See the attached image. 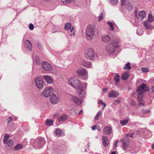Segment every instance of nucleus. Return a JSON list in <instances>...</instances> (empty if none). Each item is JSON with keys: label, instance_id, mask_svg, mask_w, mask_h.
I'll use <instances>...</instances> for the list:
<instances>
[{"label": "nucleus", "instance_id": "1", "mask_svg": "<svg viewBox=\"0 0 154 154\" xmlns=\"http://www.w3.org/2000/svg\"><path fill=\"white\" fill-rule=\"evenodd\" d=\"M149 90V88L146 86V85L144 83H143L138 88L136 92H133L132 93L131 95L134 96L135 94L137 93V99L138 101H141L142 100L144 93Z\"/></svg>", "mask_w": 154, "mask_h": 154}, {"label": "nucleus", "instance_id": "2", "mask_svg": "<svg viewBox=\"0 0 154 154\" xmlns=\"http://www.w3.org/2000/svg\"><path fill=\"white\" fill-rule=\"evenodd\" d=\"M95 25H89L87 26L85 32L86 38L88 41H91L95 36Z\"/></svg>", "mask_w": 154, "mask_h": 154}, {"label": "nucleus", "instance_id": "3", "mask_svg": "<svg viewBox=\"0 0 154 154\" xmlns=\"http://www.w3.org/2000/svg\"><path fill=\"white\" fill-rule=\"evenodd\" d=\"M69 82L71 86L78 90V93L79 95L82 94L83 93L84 90L81 86V84L80 80L75 78H71L69 79Z\"/></svg>", "mask_w": 154, "mask_h": 154}, {"label": "nucleus", "instance_id": "4", "mask_svg": "<svg viewBox=\"0 0 154 154\" xmlns=\"http://www.w3.org/2000/svg\"><path fill=\"white\" fill-rule=\"evenodd\" d=\"M119 43L116 40H113L112 41L111 43L109 44L106 47V50L109 54L114 53L119 46Z\"/></svg>", "mask_w": 154, "mask_h": 154}, {"label": "nucleus", "instance_id": "5", "mask_svg": "<svg viewBox=\"0 0 154 154\" xmlns=\"http://www.w3.org/2000/svg\"><path fill=\"white\" fill-rule=\"evenodd\" d=\"M77 74L80 76L83 79H86L88 77V71L83 68H81L76 71Z\"/></svg>", "mask_w": 154, "mask_h": 154}, {"label": "nucleus", "instance_id": "6", "mask_svg": "<svg viewBox=\"0 0 154 154\" xmlns=\"http://www.w3.org/2000/svg\"><path fill=\"white\" fill-rule=\"evenodd\" d=\"M122 148L124 150H126L130 145V140L127 137H125L121 140Z\"/></svg>", "mask_w": 154, "mask_h": 154}, {"label": "nucleus", "instance_id": "7", "mask_svg": "<svg viewBox=\"0 0 154 154\" xmlns=\"http://www.w3.org/2000/svg\"><path fill=\"white\" fill-rule=\"evenodd\" d=\"M85 57L89 60H91L94 58V54L93 50L91 48L88 49L85 52Z\"/></svg>", "mask_w": 154, "mask_h": 154}, {"label": "nucleus", "instance_id": "8", "mask_svg": "<svg viewBox=\"0 0 154 154\" xmlns=\"http://www.w3.org/2000/svg\"><path fill=\"white\" fill-rule=\"evenodd\" d=\"M53 90L54 89L51 87H46L43 90L42 95L45 97H48L51 96Z\"/></svg>", "mask_w": 154, "mask_h": 154}, {"label": "nucleus", "instance_id": "9", "mask_svg": "<svg viewBox=\"0 0 154 154\" xmlns=\"http://www.w3.org/2000/svg\"><path fill=\"white\" fill-rule=\"evenodd\" d=\"M34 80L37 87L39 89H42L44 85V81L42 78L36 77L35 78Z\"/></svg>", "mask_w": 154, "mask_h": 154}, {"label": "nucleus", "instance_id": "10", "mask_svg": "<svg viewBox=\"0 0 154 154\" xmlns=\"http://www.w3.org/2000/svg\"><path fill=\"white\" fill-rule=\"evenodd\" d=\"M42 66L43 69L48 72H50L53 68L50 64L46 62H43L42 63Z\"/></svg>", "mask_w": 154, "mask_h": 154}, {"label": "nucleus", "instance_id": "11", "mask_svg": "<svg viewBox=\"0 0 154 154\" xmlns=\"http://www.w3.org/2000/svg\"><path fill=\"white\" fill-rule=\"evenodd\" d=\"M45 143L44 138L42 137L38 139V143H35L34 146H35L36 148L40 149L42 147Z\"/></svg>", "mask_w": 154, "mask_h": 154}, {"label": "nucleus", "instance_id": "12", "mask_svg": "<svg viewBox=\"0 0 154 154\" xmlns=\"http://www.w3.org/2000/svg\"><path fill=\"white\" fill-rule=\"evenodd\" d=\"M50 100L51 102L53 104H55L59 102V98L56 95L53 94L51 97Z\"/></svg>", "mask_w": 154, "mask_h": 154}, {"label": "nucleus", "instance_id": "13", "mask_svg": "<svg viewBox=\"0 0 154 154\" xmlns=\"http://www.w3.org/2000/svg\"><path fill=\"white\" fill-rule=\"evenodd\" d=\"M112 128L111 126H106L104 128L103 133L105 134L109 135L112 133Z\"/></svg>", "mask_w": 154, "mask_h": 154}, {"label": "nucleus", "instance_id": "14", "mask_svg": "<svg viewBox=\"0 0 154 154\" xmlns=\"http://www.w3.org/2000/svg\"><path fill=\"white\" fill-rule=\"evenodd\" d=\"M102 41L104 43H108L111 40V37L107 35H104L102 36Z\"/></svg>", "mask_w": 154, "mask_h": 154}, {"label": "nucleus", "instance_id": "15", "mask_svg": "<svg viewBox=\"0 0 154 154\" xmlns=\"http://www.w3.org/2000/svg\"><path fill=\"white\" fill-rule=\"evenodd\" d=\"M119 95L118 92L113 90H111L108 94V97H109L115 98L116 97Z\"/></svg>", "mask_w": 154, "mask_h": 154}, {"label": "nucleus", "instance_id": "16", "mask_svg": "<svg viewBox=\"0 0 154 154\" xmlns=\"http://www.w3.org/2000/svg\"><path fill=\"white\" fill-rule=\"evenodd\" d=\"M25 47L27 49L30 51H31L32 48V44L31 42L28 40L25 41L24 42Z\"/></svg>", "mask_w": 154, "mask_h": 154}, {"label": "nucleus", "instance_id": "17", "mask_svg": "<svg viewBox=\"0 0 154 154\" xmlns=\"http://www.w3.org/2000/svg\"><path fill=\"white\" fill-rule=\"evenodd\" d=\"M102 142L104 146H107L109 143V140L107 137L106 136H103L102 137Z\"/></svg>", "mask_w": 154, "mask_h": 154}, {"label": "nucleus", "instance_id": "18", "mask_svg": "<svg viewBox=\"0 0 154 154\" xmlns=\"http://www.w3.org/2000/svg\"><path fill=\"white\" fill-rule=\"evenodd\" d=\"M71 99L72 100L77 104H80L82 103V101L80 99L75 96H72Z\"/></svg>", "mask_w": 154, "mask_h": 154}, {"label": "nucleus", "instance_id": "19", "mask_svg": "<svg viewBox=\"0 0 154 154\" xmlns=\"http://www.w3.org/2000/svg\"><path fill=\"white\" fill-rule=\"evenodd\" d=\"M43 78L49 83H51L53 82V80L51 76L48 75H44Z\"/></svg>", "mask_w": 154, "mask_h": 154}, {"label": "nucleus", "instance_id": "20", "mask_svg": "<svg viewBox=\"0 0 154 154\" xmlns=\"http://www.w3.org/2000/svg\"><path fill=\"white\" fill-rule=\"evenodd\" d=\"M139 19H140L141 20L143 19L146 16V14L145 12L143 10L140 11L139 13Z\"/></svg>", "mask_w": 154, "mask_h": 154}, {"label": "nucleus", "instance_id": "21", "mask_svg": "<svg viewBox=\"0 0 154 154\" xmlns=\"http://www.w3.org/2000/svg\"><path fill=\"white\" fill-rule=\"evenodd\" d=\"M143 24L146 29L147 30H150L153 27L151 24H149V23L146 22H145Z\"/></svg>", "mask_w": 154, "mask_h": 154}, {"label": "nucleus", "instance_id": "22", "mask_svg": "<svg viewBox=\"0 0 154 154\" xmlns=\"http://www.w3.org/2000/svg\"><path fill=\"white\" fill-rule=\"evenodd\" d=\"M32 57L35 63H36L37 64H38L40 63L41 61L38 56L35 54H33L32 55Z\"/></svg>", "mask_w": 154, "mask_h": 154}, {"label": "nucleus", "instance_id": "23", "mask_svg": "<svg viewBox=\"0 0 154 154\" xmlns=\"http://www.w3.org/2000/svg\"><path fill=\"white\" fill-rule=\"evenodd\" d=\"M67 118V116L65 114H63L60 117L58 118V120L59 122L65 121L66 120Z\"/></svg>", "mask_w": 154, "mask_h": 154}, {"label": "nucleus", "instance_id": "24", "mask_svg": "<svg viewBox=\"0 0 154 154\" xmlns=\"http://www.w3.org/2000/svg\"><path fill=\"white\" fill-rule=\"evenodd\" d=\"M129 76V72H128L123 73L122 75V79L123 80H126L127 79Z\"/></svg>", "mask_w": 154, "mask_h": 154}, {"label": "nucleus", "instance_id": "25", "mask_svg": "<svg viewBox=\"0 0 154 154\" xmlns=\"http://www.w3.org/2000/svg\"><path fill=\"white\" fill-rule=\"evenodd\" d=\"M122 6L129 5V0H121Z\"/></svg>", "mask_w": 154, "mask_h": 154}, {"label": "nucleus", "instance_id": "26", "mask_svg": "<svg viewBox=\"0 0 154 154\" xmlns=\"http://www.w3.org/2000/svg\"><path fill=\"white\" fill-rule=\"evenodd\" d=\"M72 24L70 23H67L65 25L64 29L65 30H69L71 27Z\"/></svg>", "mask_w": 154, "mask_h": 154}, {"label": "nucleus", "instance_id": "27", "mask_svg": "<svg viewBox=\"0 0 154 154\" xmlns=\"http://www.w3.org/2000/svg\"><path fill=\"white\" fill-rule=\"evenodd\" d=\"M22 148L23 146L21 144H18L15 146L14 149L15 151H17L21 149Z\"/></svg>", "mask_w": 154, "mask_h": 154}, {"label": "nucleus", "instance_id": "28", "mask_svg": "<svg viewBox=\"0 0 154 154\" xmlns=\"http://www.w3.org/2000/svg\"><path fill=\"white\" fill-rule=\"evenodd\" d=\"M56 134L58 136H62L63 134V131L59 129H56Z\"/></svg>", "mask_w": 154, "mask_h": 154}, {"label": "nucleus", "instance_id": "29", "mask_svg": "<svg viewBox=\"0 0 154 154\" xmlns=\"http://www.w3.org/2000/svg\"><path fill=\"white\" fill-rule=\"evenodd\" d=\"M124 69H126L127 70H129L131 69V68L130 66V63L129 62H128L125 64V66L123 68Z\"/></svg>", "mask_w": 154, "mask_h": 154}, {"label": "nucleus", "instance_id": "30", "mask_svg": "<svg viewBox=\"0 0 154 154\" xmlns=\"http://www.w3.org/2000/svg\"><path fill=\"white\" fill-rule=\"evenodd\" d=\"M119 74H117L114 77V80L116 82L115 84L117 85L119 82Z\"/></svg>", "mask_w": 154, "mask_h": 154}, {"label": "nucleus", "instance_id": "31", "mask_svg": "<svg viewBox=\"0 0 154 154\" xmlns=\"http://www.w3.org/2000/svg\"><path fill=\"white\" fill-rule=\"evenodd\" d=\"M128 120L129 119H127L123 120H121L120 121V123L122 126H123L128 123Z\"/></svg>", "mask_w": 154, "mask_h": 154}, {"label": "nucleus", "instance_id": "32", "mask_svg": "<svg viewBox=\"0 0 154 154\" xmlns=\"http://www.w3.org/2000/svg\"><path fill=\"white\" fill-rule=\"evenodd\" d=\"M46 124L48 126H50L53 123V121L52 119H47L45 122Z\"/></svg>", "mask_w": 154, "mask_h": 154}, {"label": "nucleus", "instance_id": "33", "mask_svg": "<svg viewBox=\"0 0 154 154\" xmlns=\"http://www.w3.org/2000/svg\"><path fill=\"white\" fill-rule=\"evenodd\" d=\"M87 85V83L85 82V83H84L83 87L81 86V87H82V88L83 90H84L83 93V94L82 95V97H85V90L86 89V87Z\"/></svg>", "mask_w": 154, "mask_h": 154}, {"label": "nucleus", "instance_id": "34", "mask_svg": "<svg viewBox=\"0 0 154 154\" xmlns=\"http://www.w3.org/2000/svg\"><path fill=\"white\" fill-rule=\"evenodd\" d=\"M83 66L87 68H90L91 66V63L89 62H85L83 64Z\"/></svg>", "mask_w": 154, "mask_h": 154}, {"label": "nucleus", "instance_id": "35", "mask_svg": "<svg viewBox=\"0 0 154 154\" xmlns=\"http://www.w3.org/2000/svg\"><path fill=\"white\" fill-rule=\"evenodd\" d=\"M9 136L8 134H6L4 137L3 140V142L4 144L6 143L7 141L9 139Z\"/></svg>", "mask_w": 154, "mask_h": 154}, {"label": "nucleus", "instance_id": "36", "mask_svg": "<svg viewBox=\"0 0 154 154\" xmlns=\"http://www.w3.org/2000/svg\"><path fill=\"white\" fill-rule=\"evenodd\" d=\"M107 23L109 26L110 30L113 31L114 30V27L113 24L109 21L107 22Z\"/></svg>", "mask_w": 154, "mask_h": 154}, {"label": "nucleus", "instance_id": "37", "mask_svg": "<svg viewBox=\"0 0 154 154\" xmlns=\"http://www.w3.org/2000/svg\"><path fill=\"white\" fill-rule=\"evenodd\" d=\"M154 20V19L153 18L152 16L150 14H149L148 15V22H152Z\"/></svg>", "mask_w": 154, "mask_h": 154}, {"label": "nucleus", "instance_id": "38", "mask_svg": "<svg viewBox=\"0 0 154 154\" xmlns=\"http://www.w3.org/2000/svg\"><path fill=\"white\" fill-rule=\"evenodd\" d=\"M7 144L9 147H11L14 145L13 141L11 140H9L8 141Z\"/></svg>", "mask_w": 154, "mask_h": 154}, {"label": "nucleus", "instance_id": "39", "mask_svg": "<svg viewBox=\"0 0 154 154\" xmlns=\"http://www.w3.org/2000/svg\"><path fill=\"white\" fill-rule=\"evenodd\" d=\"M105 16V14L103 13H101L100 14L98 17V20L100 21Z\"/></svg>", "mask_w": 154, "mask_h": 154}, {"label": "nucleus", "instance_id": "40", "mask_svg": "<svg viewBox=\"0 0 154 154\" xmlns=\"http://www.w3.org/2000/svg\"><path fill=\"white\" fill-rule=\"evenodd\" d=\"M110 2L112 4L114 5H116L118 3V0H110Z\"/></svg>", "mask_w": 154, "mask_h": 154}, {"label": "nucleus", "instance_id": "41", "mask_svg": "<svg viewBox=\"0 0 154 154\" xmlns=\"http://www.w3.org/2000/svg\"><path fill=\"white\" fill-rule=\"evenodd\" d=\"M101 112H98L97 115L95 117V120H97L99 116L101 114Z\"/></svg>", "mask_w": 154, "mask_h": 154}, {"label": "nucleus", "instance_id": "42", "mask_svg": "<svg viewBox=\"0 0 154 154\" xmlns=\"http://www.w3.org/2000/svg\"><path fill=\"white\" fill-rule=\"evenodd\" d=\"M75 1V0H63V2L65 4H68L72 3Z\"/></svg>", "mask_w": 154, "mask_h": 154}, {"label": "nucleus", "instance_id": "43", "mask_svg": "<svg viewBox=\"0 0 154 154\" xmlns=\"http://www.w3.org/2000/svg\"><path fill=\"white\" fill-rule=\"evenodd\" d=\"M98 103L99 104H101L103 105V109H104L106 106V104L101 100H99L98 102Z\"/></svg>", "mask_w": 154, "mask_h": 154}, {"label": "nucleus", "instance_id": "44", "mask_svg": "<svg viewBox=\"0 0 154 154\" xmlns=\"http://www.w3.org/2000/svg\"><path fill=\"white\" fill-rule=\"evenodd\" d=\"M142 71L144 72H147L149 71V69L147 68H142Z\"/></svg>", "mask_w": 154, "mask_h": 154}, {"label": "nucleus", "instance_id": "45", "mask_svg": "<svg viewBox=\"0 0 154 154\" xmlns=\"http://www.w3.org/2000/svg\"><path fill=\"white\" fill-rule=\"evenodd\" d=\"M134 134L133 133H131L129 134H127L125 135V137H127L128 138V137H133V135Z\"/></svg>", "mask_w": 154, "mask_h": 154}, {"label": "nucleus", "instance_id": "46", "mask_svg": "<svg viewBox=\"0 0 154 154\" xmlns=\"http://www.w3.org/2000/svg\"><path fill=\"white\" fill-rule=\"evenodd\" d=\"M135 104H136V103L133 100H131L130 104L131 106H134L135 105Z\"/></svg>", "mask_w": 154, "mask_h": 154}, {"label": "nucleus", "instance_id": "47", "mask_svg": "<svg viewBox=\"0 0 154 154\" xmlns=\"http://www.w3.org/2000/svg\"><path fill=\"white\" fill-rule=\"evenodd\" d=\"M29 27L30 30H32L34 29V26L32 24L30 23L29 25Z\"/></svg>", "mask_w": 154, "mask_h": 154}, {"label": "nucleus", "instance_id": "48", "mask_svg": "<svg viewBox=\"0 0 154 154\" xmlns=\"http://www.w3.org/2000/svg\"><path fill=\"white\" fill-rule=\"evenodd\" d=\"M142 112L143 113H146L148 112H150V111L149 109H148L147 110L142 109Z\"/></svg>", "mask_w": 154, "mask_h": 154}, {"label": "nucleus", "instance_id": "49", "mask_svg": "<svg viewBox=\"0 0 154 154\" xmlns=\"http://www.w3.org/2000/svg\"><path fill=\"white\" fill-rule=\"evenodd\" d=\"M74 27H72V28L70 29V32H73V33H72V35H75V30H74Z\"/></svg>", "mask_w": 154, "mask_h": 154}, {"label": "nucleus", "instance_id": "50", "mask_svg": "<svg viewBox=\"0 0 154 154\" xmlns=\"http://www.w3.org/2000/svg\"><path fill=\"white\" fill-rule=\"evenodd\" d=\"M119 142V141L118 140H116L114 143V148H115L117 146V145Z\"/></svg>", "mask_w": 154, "mask_h": 154}, {"label": "nucleus", "instance_id": "51", "mask_svg": "<svg viewBox=\"0 0 154 154\" xmlns=\"http://www.w3.org/2000/svg\"><path fill=\"white\" fill-rule=\"evenodd\" d=\"M13 118L12 117L10 116L8 119H7L8 123H9L12 121Z\"/></svg>", "mask_w": 154, "mask_h": 154}, {"label": "nucleus", "instance_id": "52", "mask_svg": "<svg viewBox=\"0 0 154 154\" xmlns=\"http://www.w3.org/2000/svg\"><path fill=\"white\" fill-rule=\"evenodd\" d=\"M140 29H138L137 30V33L138 35H142L143 34V32L142 31L141 33H139V32L140 31Z\"/></svg>", "mask_w": 154, "mask_h": 154}, {"label": "nucleus", "instance_id": "53", "mask_svg": "<svg viewBox=\"0 0 154 154\" xmlns=\"http://www.w3.org/2000/svg\"><path fill=\"white\" fill-rule=\"evenodd\" d=\"M75 111V109L73 108H71L69 110V112L70 113H72Z\"/></svg>", "mask_w": 154, "mask_h": 154}, {"label": "nucleus", "instance_id": "54", "mask_svg": "<svg viewBox=\"0 0 154 154\" xmlns=\"http://www.w3.org/2000/svg\"><path fill=\"white\" fill-rule=\"evenodd\" d=\"M121 101L120 100L118 99L116 100H115V102H114V103L116 104V103H118L119 102H120Z\"/></svg>", "mask_w": 154, "mask_h": 154}, {"label": "nucleus", "instance_id": "55", "mask_svg": "<svg viewBox=\"0 0 154 154\" xmlns=\"http://www.w3.org/2000/svg\"><path fill=\"white\" fill-rule=\"evenodd\" d=\"M96 128H97V127H96V125L93 126L92 127V129L93 130H95L96 129Z\"/></svg>", "mask_w": 154, "mask_h": 154}, {"label": "nucleus", "instance_id": "56", "mask_svg": "<svg viewBox=\"0 0 154 154\" xmlns=\"http://www.w3.org/2000/svg\"><path fill=\"white\" fill-rule=\"evenodd\" d=\"M139 105L140 106H144V104L140 102L139 103Z\"/></svg>", "mask_w": 154, "mask_h": 154}, {"label": "nucleus", "instance_id": "57", "mask_svg": "<svg viewBox=\"0 0 154 154\" xmlns=\"http://www.w3.org/2000/svg\"><path fill=\"white\" fill-rule=\"evenodd\" d=\"M116 151H113V152H112L111 154H116Z\"/></svg>", "mask_w": 154, "mask_h": 154}, {"label": "nucleus", "instance_id": "58", "mask_svg": "<svg viewBox=\"0 0 154 154\" xmlns=\"http://www.w3.org/2000/svg\"><path fill=\"white\" fill-rule=\"evenodd\" d=\"M152 92L154 93V86L152 88Z\"/></svg>", "mask_w": 154, "mask_h": 154}, {"label": "nucleus", "instance_id": "59", "mask_svg": "<svg viewBox=\"0 0 154 154\" xmlns=\"http://www.w3.org/2000/svg\"><path fill=\"white\" fill-rule=\"evenodd\" d=\"M140 116L141 117H145V116H143V115H140Z\"/></svg>", "mask_w": 154, "mask_h": 154}, {"label": "nucleus", "instance_id": "60", "mask_svg": "<svg viewBox=\"0 0 154 154\" xmlns=\"http://www.w3.org/2000/svg\"><path fill=\"white\" fill-rule=\"evenodd\" d=\"M97 130L98 131H101V129L100 128H98L97 129Z\"/></svg>", "mask_w": 154, "mask_h": 154}, {"label": "nucleus", "instance_id": "61", "mask_svg": "<svg viewBox=\"0 0 154 154\" xmlns=\"http://www.w3.org/2000/svg\"><path fill=\"white\" fill-rule=\"evenodd\" d=\"M152 147V149H154V144L153 145Z\"/></svg>", "mask_w": 154, "mask_h": 154}, {"label": "nucleus", "instance_id": "62", "mask_svg": "<svg viewBox=\"0 0 154 154\" xmlns=\"http://www.w3.org/2000/svg\"><path fill=\"white\" fill-rule=\"evenodd\" d=\"M106 90V88L104 89H103V91H105Z\"/></svg>", "mask_w": 154, "mask_h": 154}, {"label": "nucleus", "instance_id": "63", "mask_svg": "<svg viewBox=\"0 0 154 154\" xmlns=\"http://www.w3.org/2000/svg\"><path fill=\"white\" fill-rule=\"evenodd\" d=\"M82 110H80V112L79 113V114H80L81 112H82Z\"/></svg>", "mask_w": 154, "mask_h": 154}, {"label": "nucleus", "instance_id": "64", "mask_svg": "<svg viewBox=\"0 0 154 154\" xmlns=\"http://www.w3.org/2000/svg\"><path fill=\"white\" fill-rule=\"evenodd\" d=\"M130 6V7H131V8H133L132 6L131 5V6Z\"/></svg>", "mask_w": 154, "mask_h": 154}]
</instances>
